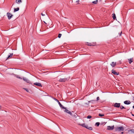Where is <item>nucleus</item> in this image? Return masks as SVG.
I'll list each match as a JSON object with an SVG mask.
<instances>
[{"label": "nucleus", "instance_id": "23", "mask_svg": "<svg viewBox=\"0 0 134 134\" xmlns=\"http://www.w3.org/2000/svg\"><path fill=\"white\" fill-rule=\"evenodd\" d=\"M100 123L99 122H97L96 123V125H97V126H98L99 125Z\"/></svg>", "mask_w": 134, "mask_h": 134}, {"label": "nucleus", "instance_id": "32", "mask_svg": "<svg viewBox=\"0 0 134 134\" xmlns=\"http://www.w3.org/2000/svg\"><path fill=\"white\" fill-rule=\"evenodd\" d=\"M122 33V32H121V33H120V36H121V34Z\"/></svg>", "mask_w": 134, "mask_h": 134}, {"label": "nucleus", "instance_id": "17", "mask_svg": "<svg viewBox=\"0 0 134 134\" xmlns=\"http://www.w3.org/2000/svg\"><path fill=\"white\" fill-rule=\"evenodd\" d=\"M112 15V17L113 18V19L114 20L115 19H116L115 14L113 13V14Z\"/></svg>", "mask_w": 134, "mask_h": 134}, {"label": "nucleus", "instance_id": "21", "mask_svg": "<svg viewBox=\"0 0 134 134\" xmlns=\"http://www.w3.org/2000/svg\"><path fill=\"white\" fill-rule=\"evenodd\" d=\"M98 115L100 116H104V114H98Z\"/></svg>", "mask_w": 134, "mask_h": 134}, {"label": "nucleus", "instance_id": "2", "mask_svg": "<svg viewBox=\"0 0 134 134\" xmlns=\"http://www.w3.org/2000/svg\"><path fill=\"white\" fill-rule=\"evenodd\" d=\"M124 130V128L122 126L119 127H117L115 128L116 131H123Z\"/></svg>", "mask_w": 134, "mask_h": 134}, {"label": "nucleus", "instance_id": "9", "mask_svg": "<svg viewBox=\"0 0 134 134\" xmlns=\"http://www.w3.org/2000/svg\"><path fill=\"white\" fill-rule=\"evenodd\" d=\"M34 85H35L39 87H42V86L41 83H38V82H35L34 83Z\"/></svg>", "mask_w": 134, "mask_h": 134}, {"label": "nucleus", "instance_id": "3", "mask_svg": "<svg viewBox=\"0 0 134 134\" xmlns=\"http://www.w3.org/2000/svg\"><path fill=\"white\" fill-rule=\"evenodd\" d=\"M53 99L57 101L58 103V104L59 105V106L62 109H65V108L64 107H63L60 103L59 102V100H58L57 99L54 98H53Z\"/></svg>", "mask_w": 134, "mask_h": 134}, {"label": "nucleus", "instance_id": "27", "mask_svg": "<svg viewBox=\"0 0 134 134\" xmlns=\"http://www.w3.org/2000/svg\"><path fill=\"white\" fill-rule=\"evenodd\" d=\"M99 99V97H97V100H98Z\"/></svg>", "mask_w": 134, "mask_h": 134}, {"label": "nucleus", "instance_id": "33", "mask_svg": "<svg viewBox=\"0 0 134 134\" xmlns=\"http://www.w3.org/2000/svg\"><path fill=\"white\" fill-rule=\"evenodd\" d=\"M1 106L0 105V109H1Z\"/></svg>", "mask_w": 134, "mask_h": 134}, {"label": "nucleus", "instance_id": "14", "mask_svg": "<svg viewBox=\"0 0 134 134\" xmlns=\"http://www.w3.org/2000/svg\"><path fill=\"white\" fill-rule=\"evenodd\" d=\"M16 2L17 4H19L22 2L21 0H16Z\"/></svg>", "mask_w": 134, "mask_h": 134}, {"label": "nucleus", "instance_id": "18", "mask_svg": "<svg viewBox=\"0 0 134 134\" xmlns=\"http://www.w3.org/2000/svg\"><path fill=\"white\" fill-rule=\"evenodd\" d=\"M98 0H97L95 1L92 2V3L94 4H96L98 3Z\"/></svg>", "mask_w": 134, "mask_h": 134}, {"label": "nucleus", "instance_id": "28", "mask_svg": "<svg viewBox=\"0 0 134 134\" xmlns=\"http://www.w3.org/2000/svg\"><path fill=\"white\" fill-rule=\"evenodd\" d=\"M17 77L18 78L20 79H21V78L20 77H19L17 76Z\"/></svg>", "mask_w": 134, "mask_h": 134}, {"label": "nucleus", "instance_id": "4", "mask_svg": "<svg viewBox=\"0 0 134 134\" xmlns=\"http://www.w3.org/2000/svg\"><path fill=\"white\" fill-rule=\"evenodd\" d=\"M68 80V78H60L59 80V81L60 82H65Z\"/></svg>", "mask_w": 134, "mask_h": 134}, {"label": "nucleus", "instance_id": "6", "mask_svg": "<svg viewBox=\"0 0 134 134\" xmlns=\"http://www.w3.org/2000/svg\"><path fill=\"white\" fill-rule=\"evenodd\" d=\"M120 103H116L114 104V106L115 107L119 108L120 107Z\"/></svg>", "mask_w": 134, "mask_h": 134}, {"label": "nucleus", "instance_id": "13", "mask_svg": "<svg viewBox=\"0 0 134 134\" xmlns=\"http://www.w3.org/2000/svg\"><path fill=\"white\" fill-rule=\"evenodd\" d=\"M128 60L129 61V63L131 64L132 62H133V58H131L130 59H128Z\"/></svg>", "mask_w": 134, "mask_h": 134}, {"label": "nucleus", "instance_id": "22", "mask_svg": "<svg viewBox=\"0 0 134 134\" xmlns=\"http://www.w3.org/2000/svg\"><path fill=\"white\" fill-rule=\"evenodd\" d=\"M91 118H92V116H91L89 115L87 116V119H90Z\"/></svg>", "mask_w": 134, "mask_h": 134}, {"label": "nucleus", "instance_id": "30", "mask_svg": "<svg viewBox=\"0 0 134 134\" xmlns=\"http://www.w3.org/2000/svg\"><path fill=\"white\" fill-rule=\"evenodd\" d=\"M133 100H134V97L133 98Z\"/></svg>", "mask_w": 134, "mask_h": 134}, {"label": "nucleus", "instance_id": "20", "mask_svg": "<svg viewBox=\"0 0 134 134\" xmlns=\"http://www.w3.org/2000/svg\"><path fill=\"white\" fill-rule=\"evenodd\" d=\"M120 108L121 109H125V108L122 106H121L120 107Z\"/></svg>", "mask_w": 134, "mask_h": 134}, {"label": "nucleus", "instance_id": "35", "mask_svg": "<svg viewBox=\"0 0 134 134\" xmlns=\"http://www.w3.org/2000/svg\"><path fill=\"white\" fill-rule=\"evenodd\" d=\"M79 1H76V2H79Z\"/></svg>", "mask_w": 134, "mask_h": 134}, {"label": "nucleus", "instance_id": "1", "mask_svg": "<svg viewBox=\"0 0 134 134\" xmlns=\"http://www.w3.org/2000/svg\"><path fill=\"white\" fill-rule=\"evenodd\" d=\"M79 124L83 127H84L87 129H88L89 130H92V128L91 127L88 126L87 125L85 124Z\"/></svg>", "mask_w": 134, "mask_h": 134}, {"label": "nucleus", "instance_id": "11", "mask_svg": "<svg viewBox=\"0 0 134 134\" xmlns=\"http://www.w3.org/2000/svg\"><path fill=\"white\" fill-rule=\"evenodd\" d=\"M116 65V62H112L110 64L113 67H114Z\"/></svg>", "mask_w": 134, "mask_h": 134}, {"label": "nucleus", "instance_id": "24", "mask_svg": "<svg viewBox=\"0 0 134 134\" xmlns=\"http://www.w3.org/2000/svg\"><path fill=\"white\" fill-rule=\"evenodd\" d=\"M62 36V34H59L58 35V37L59 38H60Z\"/></svg>", "mask_w": 134, "mask_h": 134}, {"label": "nucleus", "instance_id": "36", "mask_svg": "<svg viewBox=\"0 0 134 134\" xmlns=\"http://www.w3.org/2000/svg\"><path fill=\"white\" fill-rule=\"evenodd\" d=\"M121 133H123V132H121Z\"/></svg>", "mask_w": 134, "mask_h": 134}, {"label": "nucleus", "instance_id": "34", "mask_svg": "<svg viewBox=\"0 0 134 134\" xmlns=\"http://www.w3.org/2000/svg\"><path fill=\"white\" fill-rule=\"evenodd\" d=\"M133 108H134V105L133 106Z\"/></svg>", "mask_w": 134, "mask_h": 134}, {"label": "nucleus", "instance_id": "15", "mask_svg": "<svg viewBox=\"0 0 134 134\" xmlns=\"http://www.w3.org/2000/svg\"><path fill=\"white\" fill-rule=\"evenodd\" d=\"M13 53H10V55H9L8 56V57L7 58V59H9V58H10L12 56H13Z\"/></svg>", "mask_w": 134, "mask_h": 134}, {"label": "nucleus", "instance_id": "7", "mask_svg": "<svg viewBox=\"0 0 134 134\" xmlns=\"http://www.w3.org/2000/svg\"><path fill=\"white\" fill-rule=\"evenodd\" d=\"M65 109V110H64V111L66 113L71 115H72V113L71 112V111H69V110L67 109H66V108H65L64 109Z\"/></svg>", "mask_w": 134, "mask_h": 134}, {"label": "nucleus", "instance_id": "10", "mask_svg": "<svg viewBox=\"0 0 134 134\" xmlns=\"http://www.w3.org/2000/svg\"><path fill=\"white\" fill-rule=\"evenodd\" d=\"M112 73L116 75H118L119 74V72H116L114 70H112Z\"/></svg>", "mask_w": 134, "mask_h": 134}, {"label": "nucleus", "instance_id": "19", "mask_svg": "<svg viewBox=\"0 0 134 134\" xmlns=\"http://www.w3.org/2000/svg\"><path fill=\"white\" fill-rule=\"evenodd\" d=\"M23 80L25 81H26V82L27 83H29V81L26 78H24L23 79Z\"/></svg>", "mask_w": 134, "mask_h": 134}, {"label": "nucleus", "instance_id": "5", "mask_svg": "<svg viewBox=\"0 0 134 134\" xmlns=\"http://www.w3.org/2000/svg\"><path fill=\"white\" fill-rule=\"evenodd\" d=\"M107 130H113L114 128V126L113 125L111 126H108Z\"/></svg>", "mask_w": 134, "mask_h": 134}, {"label": "nucleus", "instance_id": "16", "mask_svg": "<svg viewBox=\"0 0 134 134\" xmlns=\"http://www.w3.org/2000/svg\"><path fill=\"white\" fill-rule=\"evenodd\" d=\"M19 9V7H18L16 8H14V12H15L16 11H18Z\"/></svg>", "mask_w": 134, "mask_h": 134}, {"label": "nucleus", "instance_id": "29", "mask_svg": "<svg viewBox=\"0 0 134 134\" xmlns=\"http://www.w3.org/2000/svg\"><path fill=\"white\" fill-rule=\"evenodd\" d=\"M41 15L43 16H44L45 15L44 14H43L42 13H41Z\"/></svg>", "mask_w": 134, "mask_h": 134}, {"label": "nucleus", "instance_id": "37", "mask_svg": "<svg viewBox=\"0 0 134 134\" xmlns=\"http://www.w3.org/2000/svg\"><path fill=\"white\" fill-rule=\"evenodd\" d=\"M44 22V23H45L46 24H47L46 23H45V22Z\"/></svg>", "mask_w": 134, "mask_h": 134}, {"label": "nucleus", "instance_id": "31", "mask_svg": "<svg viewBox=\"0 0 134 134\" xmlns=\"http://www.w3.org/2000/svg\"><path fill=\"white\" fill-rule=\"evenodd\" d=\"M132 116H134V114H132Z\"/></svg>", "mask_w": 134, "mask_h": 134}, {"label": "nucleus", "instance_id": "12", "mask_svg": "<svg viewBox=\"0 0 134 134\" xmlns=\"http://www.w3.org/2000/svg\"><path fill=\"white\" fill-rule=\"evenodd\" d=\"M124 103L125 104L128 105L130 104L131 102L129 100H126L124 102Z\"/></svg>", "mask_w": 134, "mask_h": 134}, {"label": "nucleus", "instance_id": "8", "mask_svg": "<svg viewBox=\"0 0 134 134\" xmlns=\"http://www.w3.org/2000/svg\"><path fill=\"white\" fill-rule=\"evenodd\" d=\"M7 15L8 19H10L13 16V15L11 14L10 13H7Z\"/></svg>", "mask_w": 134, "mask_h": 134}, {"label": "nucleus", "instance_id": "25", "mask_svg": "<svg viewBox=\"0 0 134 134\" xmlns=\"http://www.w3.org/2000/svg\"><path fill=\"white\" fill-rule=\"evenodd\" d=\"M87 45L89 46H91L92 45L91 43H87Z\"/></svg>", "mask_w": 134, "mask_h": 134}, {"label": "nucleus", "instance_id": "26", "mask_svg": "<svg viewBox=\"0 0 134 134\" xmlns=\"http://www.w3.org/2000/svg\"><path fill=\"white\" fill-rule=\"evenodd\" d=\"M24 89L27 92H29V91L28 89L26 88H24Z\"/></svg>", "mask_w": 134, "mask_h": 134}]
</instances>
